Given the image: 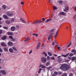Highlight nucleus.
<instances>
[{
	"label": "nucleus",
	"mask_w": 76,
	"mask_h": 76,
	"mask_svg": "<svg viewBox=\"0 0 76 76\" xmlns=\"http://www.w3.org/2000/svg\"><path fill=\"white\" fill-rule=\"evenodd\" d=\"M69 66L68 65L64 64L61 65L60 67V69L61 70H62L66 71L69 70Z\"/></svg>",
	"instance_id": "nucleus-1"
},
{
	"label": "nucleus",
	"mask_w": 76,
	"mask_h": 76,
	"mask_svg": "<svg viewBox=\"0 0 76 76\" xmlns=\"http://www.w3.org/2000/svg\"><path fill=\"white\" fill-rule=\"evenodd\" d=\"M45 20V18H42V21L41 20H37L34 21V22L33 23V24H35V25H37L38 23H42L43 22L42 21H44Z\"/></svg>",
	"instance_id": "nucleus-2"
},
{
	"label": "nucleus",
	"mask_w": 76,
	"mask_h": 76,
	"mask_svg": "<svg viewBox=\"0 0 76 76\" xmlns=\"http://www.w3.org/2000/svg\"><path fill=\"white\" fill-rule=\"evenodd\" d=\"M41 60L42 63H45L47 61V58L45 57H42L41 58Z\"/></svg>",
	"instance_id": "nucleus-3"
},
{
	"label": "nucleus",
	"mask_w": 76,
	"mask_h": 76,
	"mask_svg": "<svg viewBox=\"0 0 76 76\" xmlns=\"http://www.w3.org/2000/svg\"><path fill=\"white\" fill-rule=\"evenodd\" d=\"M7 15L10 17H11L12 16H13V13H12V12H7Z\"/></svg>",
	"instance_id": "nucleus-4"
},
{
	"label": "nucleus",
	"mask_w": 76,
	"mask_h": 76,
	"mask_svg": "<svg viewBox=\"0 0 76 76\" xmlns=\"http://www.w3.org/2000/svg\"><path fill=\"white\" fill-rule=\"evenodd\" d=\"M68 10L69 6H66L65 7V8L64 10V12H67V10Z\"/></svg>",
	"instance_id": "nucleus-5"
},
{
	"label": "nucleus",
	"mask_w": 76,
	"mask_h": 76,
	"mask_svg": "<svg viewBox=\"0 0 76 76\" xmlns=\"http://www.w3.org/2000/svg\"><path fill=\"white\" fill-rule=\"evenodd\" d=\"M1 46H2L3 47H7V45L4 42H2L1 43Z\"/></svg>",
	"instance_id": "nucleus-6"
},
{
	"label": "nucleus",
	"mask_w": 76,
	"mask_h": 76,
	"mask_svg": "<svg viewBox=\"0 0 76 76\" xmlns=\"http://www.w3.org/2000/svg\"><path fill=\"white\" fill-rule=\"evenodd\" d=\"M15 26H12L11 28V31H14L15 30Z\"/></svg>",
	"instance_id": "nucleus-7"
},
{
	"label": "nucleus",
	"mask_w": 76,
	"mask_h": 76,
	"mask_svg": "<svg viewBox=\"0 0 76 76\" xmlns=\"http://www.w3.org/2000/svg\"><path fill=\"white\" fill-rule=\"evenodd\" d=\"M13 33L11 32H8L7 33V35H12L13 34Z\"/></svg>",
	"instance_id": "nucleus-8"
},
{
	"label": "nucleus",
	"mask_w": 76,
	"mask_h": 76,
	"mask_svg": "<svg viewBox=\"0 0 76 76\" xmlns=\"http://www.w3.org/2000/svg\"><path fill=\"white\" fill-rule=\"evenodd\" d=\"M8 45L9 46H12L13 45V43L10 42H9L8 43Z\"/></svg>",
	"instance_id": "nucleus-9"
},
{
	"label": "nucleus",
	"mask_w": 76,
	"mask_h": 76,
	"mask_svg": "<svg viewBox=\"0 0 76 76\" xmlns=\"http://www.w3.org/2000/svg\"><path fill=\"white\" fill-rule=\"evenodd\" d=\"M6 38H7V36H4L2 37V40H5Z\"/></svg>",
	"instance_id": "nucleus-10"
},
{
	"label": "nucleus",
	"mask_w": 76,
	"mask_h": 76,
	"mask_svg": "<svg viewBox=\"0 0 76 76\" xmlns=\"http://www.w3.org/2000/svg\"><path fill=\"white\" fill-rule=\"evenodd\" d=\"M3 74V75H6V72H5V71L3 70H1L0 71Z\"/></svg>",
	"instance_id": "nucleus-11"
},
{
	"label": "nucleus",
	"mask_w": 76,
	"mask_h": 76,
	"mask_svg": "<svg viewBox=\"0 0 76 76\" xmlns=\"http://www.w3.org/2000/svg\"><path fill=\"white\" fill-rule=\"evenodd\" d=\"M39 47H40V43L39 42L38 44L37 45V49H39Z\"/></svg>",
	"instance_id": "nucleus-12"
},
{
	"label": "nucleus",
	"mask_w": 76,
	"mask_h": 76,
	"mask_svg": "<svg viewBox=\"0 0 76 76\" xmlns=\"http://www.w3.org/2000/svg\"><path fill=\"white\" fill-rule=\"evenodd\" d=\"M73 53V54H76V50H75V49H72V53Z\"/></svg>",
	"instance_id": "nucleus-13"
},
{
	"label": "nucleus",
	"mask_w": 76,
	"mask_h": 76,
	"mask_svg": "<svg viewBox=\"0 0 76 76\" xmlns=\"http://www.w3.org/2000/svg\"><path fill=\"white\" fill-rule=\"evenodd\" d=\"M9 51L11 53H13V49H12L10 48L9 49Z\"/></svg>",
	"instance_id": "nucleus-14"
},
{
	"label": "nucleus",
	"mask_w": 76,
	"mask_h": 76,
	"mask_svg": "<svg viewBox=\"0 0 76 76\" xmlns=\"http://www.w3.org/2000/svg\"><path fill=\"white\" fill-rule=\"evenodd\" d=\"M76 59V57H72V58L71 59V60L72 61H75V60Z\"/></svg>",
	"instance_id": "nucleus-15"
},
{
	"label": "nucleus",
	"mask_w": 76,
	"mask_h": 76,
	"mask_svg": "<svg viewBox=\"0 0 76 76\" xmlns=\"http://www.w3.org/2000/svg\"><path fill=\"white\" fill-rule=\"evenodd\" d=\"M58 31H57L56 34L54 36V38H56V37H57V35H58Z\"/></svg>",
	"instance_id": "nucleus-16"
},
{
	"label": "nucleus",
	"mask_w": 76,
	"mask_h": 76,
	"mask_svg": "<svg viewBox=\"0 0 76 76\" xmlns=\"http://www.w3.org/2000/svg\"><path fill=\"white\" fill-rule=\"evenodd\" d=\"M42 54L45 55L46 57L47 56V53L45 52H43Z\"/></svg>",
	"instance_id": "nucleus-17"
},
{
	"label": "nucleus",
	"mask_w": 76,
	"mask_h": 76,
	"mask_svg": "<svg viewBox=\"0 0 76 76\" xmlns=\"http://www.w3.org/2000/svg\"><path fill=\"white\" fill-rule=\"evenodd\" d=\"M52 20V19L51 18L48 19L46 20L45 22H48L50 21V20Z\"/></svg>",
	"instance_id": "nucleus-18"
},
{
	"label": "nucleus",
	"mask_w": 76,
	"mask_h": 76,
	"mask_svg": "<svg viewBox=\"0 0 76 76\" xmlns=\"http://www.w3.org/2000/svg\"><path fill=\"white\" fill-rule=\"evenodd\" d=\"M65 15V13L62 12H61L60 13V15Z\"/></svg>",
	"instance_id": "nucleus-19"
},
{
	"label": "nucleus",
	"mask_w": 76,
	"mask_h": 76,
	"mask_svg": "<svg viewBox=\"0 0 76 76\" xmlns=\"http://www.w3.org/2000/svg\"><path fill=\"white\" fill-rule=\"evenodd\" d=\"M4 50L5 52H6V51H8V49L7 48H5L4 49Z\"/></svg>",
	"instance_id": "nucleus-20"
},
{
	"label": "nucleus",
	"mask_w": 76,
	"mask_h": 76,
	"mask_svg": "<svg viewBox=\"0 0 76 76\" xmlns=\"http://www.w3.org/2000/svg\"><path fill=\"white\" fill-rule=\"evenodd\" d=\"M20 20L23 22V23H26V21H25V20H23V18H20Z\"/></svg>",
	"instance_id": "nucleus-21"
},
{
	"label": "nucleus",
	"mask_w": 76,
	"mask_h": 76,
	"mask_svg": "<svg viewBox=\"0 0 76 76\" xmlns=\"http://www.w3.org/2000/svg\"><path fill=\"white\" fill-rule=\"evenodd\" d=\"M29 38H27L25 40H24V41L25 42H26V41H29Z\"/></svg>",
	"instance_id": "nucleus-22"
},
{
	"label": "nucleus",
	"mask_w": 76,
	"mask_h": 76,
	"mask_svg": "<svg viewBox=\"0 0 76 76\" xmlns=\"http://www.w3.org/2000/svg\"><path fill=\"white\" fill-rule=\"evenodd\" d=\"M3 17L4 19H7V16L6 15H3Z\"/></svg>",
	"instance_id": "nucleus-23"
},
{
	"label": "nucleus",
	"mask_w": 76,
	"mask_h": 76,
	"mask_svg": "<svg viewBox=\"0 0 76 76\" xmlns=\"http://www.w3.org/2000/svg\"><path fill=\"white\" fill-rule=\"evenodd\" d=\"M58 61L59 62V63H60V62H61L62 61V59L59 58L58 59Z\"/></svg>",
	"instance_id": "nucleus-24"
},
{
	"label": "nucleus",
	"mask_w": 76,
	"mask_h": 76,
	"mask_svg": "<svg viewBox=\"0 0 76 76\" xmlns=\"http://www.w3.org/2000/svg\"><path fill=\"white\" fill-rule=\"evenodd\" d=\"M53 10H57V7L56 6H53Z\"/></svg>",
	"instance_id": "nucleus-25"
},
{
	"label": "nucleus",
	"mask_w": 76,
	"mask_h": 76,
	"mask_svg": "<svg viewBox=\"0 0 76 76\" xmlns=\"http://www.w3.org/2000/svg\"><path fill=\"white\" fill-rule=\"evenodd\" d=\"M7 24H9L10 23V21L9 20H7L6 21Z\"/></svg>",
	"instance_id": "nucleus-26"
},
{
	"label": "nucleus",
	"mask_w": 76,
	"mask_h": 76,
	"mask_svg": "<svg viewBox=\"0 0 76 76\" xmlns=\"http://www.w3.org/2000/svg\"><path fill=\"white\" fill-rule=\"evenodd\" d=\"M2 8H3L4 9H6V5H3Z\"/></svg>",
	"instance_id": "nucleus-27"
},
{
	"label": "nucleus",
	"mask_w": 76,
	"mask_h": 76,
	"mask_svg": "<svg viewBox=\"0 0 76 76\" xmlns=\"http://www.w3.org/2000/svg\"><path fill=\"white\" fill-rule=\"evenodd\" d=\"M51 36H49L48 37V40L49 41H50V39H51Z\"/></svg>",
	"instance_id": "nucleus-28"
},
{
	"label": "nucleus",
	"mask_w": 76,
	"mask_h": 76,
	"mask_svg": "<svg viewBox=\"0 0 76 76\" xmlns=\"http://www.w3.org/2000/svg\"><path fill=\"white\" fill-rule=\"evenodd\" d=\"M50 64V63L48 62H47L46 64V66H48L49 65V64Z\"/></svg>",
	"instance_id": "nucleus-29"
},
{
	"label": "nucleus",
	"mask_w": 76,
	"mask_h": 76,
	"mask_svg": "<svg viewBox=\"0 0 76 76\" xmlns=\"http://www.w3.org/2000/svg\"><path fill=\"white\" fill-rule=\"evenodd\" d=\"M40 66H41V68L42 69H44V68H45V66L43 65H41Z\"/></svg>",
	"instance_id": "nucleus-30"
},
{
	"label": "nucleus",
	"mask_w": 76,
	"mask_h": 76,
	"mask_svg": "<svg viewBox=\"0 0 76 76\" xmlns=\"http://www.w3.org/2000/svg\"><path fill=\"white\" fill-rule=\"evenodd\" d=\"M12 49H13V50H14L15 51H17V49L16 48H15V47H12Z\"/></svg>",
	"instance_id": "nucleus-31"
},
{
	"label": "nucleus",
	"mask_w": 76,
	"mask_h": 76,
	"mask_svg": "<svg viewBox=\"0 0 76 76\" xmlns=\"http://www.w3.org/2000/svg\"><path fill=\"white\" fill-rule=\"evenodd\" d=\"M63 2V1H58V3L59 4H62Z\"/></svg>",
	"instance_id": "nucleus-32"
},
{
	"label": "nucleus",
	"mask_w": 76,
	"mask_h": 76,
	"mask_svg": "<svg viewBox=\"0 0 76 76\" xmlns=\"http://www.w3.org/2000/svg\"><path fill=\"white\" fill-rule=\"evenodd\" d=\"M73 56V54L72 53H71L69 54V56L70 57H72Z\"/></svg>",
	"instance_id": "nucleus-33"
},
{
	"label": "nucleus",
	"mask_w": 76,
	"mask_h": 76,
	"mask_svg": "<svg viewBox=\"0 0 76 76\" xmlns=\"http://www.w3.org/2000/svg\"><path fill=\"white\" fill-rule=\"evenodd\" d=\"M50 57L49 56H48L47 57V60H50Z\"/></svg>",
	"instance_id": "nucleus-34"
},
{
	"label": "nucleus",
	"mask_w": 76,
	"mask_h": 76,
	"mask_svg": "<svg viewBox=\"0 0 76 76\" xmlns=\"http://www.w3.org/2000/svg\"><path fill=\"white\" fill-rule=\"evenodd\" d=\"M48 54L50 56H52V54L50 52H48Z\"/></svg>",
	"instance_id": "nucleus-35"
},
{
	"label": "nucleus",
	"mask_w": 76,
	"mask_h": 76,
	"mask_svg": "<svg viewBox=\"0 0 76 76\" xmlns=\"http://www.w3.org/2000/svg\"><path fill=\"white\" fill-rule=\"evenodd\" d=\"M41 70H42V69L41 68H40L39 70V71L38 72V73H41Z\"/></svg>",
	"instance_id": "nucleus-36"
},
{
	"label": "nucleus",
	"mask_w": 76,
	"mask_h": 76,
	"mask_svg": "<svg viewBox=\"0 0 76 76\" xmlns=\"http://www.w3.org/2000/svg\"><path fill=\"white\" fill-rule=\"evenodd\" d=\"M70 45H71V42H70L69 44L67 45V47L68 48V47H70Z\"/></svg>",
	"instance_id": "nucleus-37"
},
{
	"label": "nucleus",
	"mask_w": 76,
	"mask_h": 76,
	"mask_svg": "<svg viewBox=\"0 0 76 76\" xmlns=\"http://www.w3.org/2000/svg\"><path fill=\"white\" fill-rule=\"evenodd\" d=\"M9 37L10 39H13V37H12V36H9Z\"/></svg>",
	"instance_id": "nucleus-38"
},
{
	"label": "nucleus",
	"mask_w": 76,
	"mask_h": 76,
	"mask_svg": "<svg viewBox=\"0 0 76 76\" xmlns=\"http://www.w3.org/2000/svg\"><path fill=\"white\" fill-rule=\"evenodd\" d=\"M50 58L52 60H55V58H54V57H51Z\"/></svg>",
	"instance_id": "nucleus-39"
},
{
	"label": "nucleus",
	"mask_w": 76,
	"mask_h": 76,
	"mask_svg": "<svg viewBox=\"0 0 76 76\" xmlns=\"http://www.w3.org/2000/svg\"><path fill=\"white\" fill-rule=\"evenodd\" d=\"M33 35H34L35 36H36V37H37L38 36V34H33Z\"/></svg>",
	"instance_id": "nucleus-40"
},
{
	"label": "nucleus",
	"mask_w": 76,
	"mask_h": 76,
	"mask_svg": "<svg viewBox=\"0 0 76 76\" xmlns=\"http://www.w3.org/2000/svg\"><path fill=\"white\" fill-rule=\"evenodd\" d=\"M11 21L12 22H13L14 21V18H12L11 20Z\"/></svg>",
	"instance_id": "nucleus-41"
},
{
	"label": "nucleus",
	"mask_w": 76,
	"mask_h": 76,
	"mask_svg": "<svg viewBox=\"0 0 76 76\" xmlns=\"http://www.w3.org/2000/svg\"><path fill=\"white\" fill-rule=\"evenodd\" d=\"M32 53V50H31L29 53L28 54H31V53Z\"/></svg>",
	"instance_id": "nucleus-42"
},
{
	"label": "nucleus",
	"mask_w": 76,
	"mask_h": 76,
	"mask_svg": "<svg viewBox=\"0 0 76 76\" xmlns=\"http://www.w3.org/2000/svg\"><path fill=\"white\" fill-rule=\"evenodd\" d=\"M54 29H52L51 31H50V32H54Z\"/></svg>",
	"instance_id": "nucleus-43"
},
{
	"label": "nucleus",
	"mask_w": 76,
	"mask_h": 76,
	"mask_svg": "<svg viewBox=\"0 0 76 76\" xmlns=\"http://www.w3.org/2000/svg\"><path fill=\"white\" fill-rule=\"evenodd\" d=\"M3 28H4V29H8V28H7V27H6V26H4L3 27Z\"/></svg>",
	"instance_id": "nucleus-44"
},
{
	"label": "nucleus",
	"mask_w": 76,
	"mask_h": 76,
	"mask_svg": "<svg viewBox=\"0 0 76 76\" xmlns=\"http://www.w3.org/2000/svg\"><path fill=\"white\" fill-rule=\"evenodd\" d=\"M52 68V67H49L47 69L48 70H50V69H51Z\"/></svg>",
	"instance_id": "nucleus-45"
},
{
	"label": "nucleus",
	"mask_w": 76,
	"mask_h": 76,
	"mask_svg": "<svg viewBox=\"0 0 76 76\" xmlns=\"http://www.w3.org/2000/svg\"><path fill=\"white\" fill-rule=\"evenodd\" d=\"M54 73L55 74V75H57V72L55 71L54 72Z\"/></svg>",
	"instance_id": "nucleus-46"
},
{
	"label": "nucleus",
	"mask_w": 76,
	"mask_h": 76,
	"mask_svg": "<svg viewBox=\"0 0 76 76\" xmlns=\"http://www.w3.org/2000/svg\"><path fill=\"white\" fill-rule=\"evenodd\" d=\"M16 28H17V29H19V26H16Z\"/></svg>",
	"instance_id": "nucleus-47"
},
{
	"label": "nucleus",
	"mask_w": 76,
	"mask_h": 76,
	"mask_svg": "<svg viewBox=\"0 0 76 76\" xmlns=\"http://www.w3.org/2000/svg\"><path fill=\"white\" fill-rule=\"evenodd\" d=\"M0 52L1 53H2V52H3V50H2V49L1 48H0Z\"/></svg>",
	"instance_id": "nucleus-48"
},
{
	"label": "nucleus",
	"mask_w": 76,
	"mask_h": 76,
	"mask_svg": "<svg viewBox=\"0 0 76 76\" xmlns=\"http://www.w3.org/2000/svg\"><path fill=\"white\" fill-rule=\"evenodd\" d=\"M42 47H43V48H45V46H44V45H42Z\"/></svg>",
	"instance_id": "nucleus-49"
},
{
	"label": "nucleus",
	"mask_w": 76,
	"mask_h": 76,
	"mask_svg": "<svg viewBox=\"0 0 76 76\" xmlns=\"http://www.w3.org/2000/svg\"><path fill=\"white\" fill-rule=\"evenodd\" d=\"M69 76H73V74H72V73H70L69 74Z\"/></svg>",
	"instance_id": "nucleus-50"
},
{
	"label": "nucleus",
	"mask_w": 76,
	"mask_h": 76,
	"mask_svg": "<svg viewBox=\"0 0 76 76\" xmlns=\"http://www.w3.org/2000/svg\"><path fill=\"white\" fill-rule=\"evenodd\" d=\"M61 56H63L64 57H67V56H66V55H65Z\"/></svg>",
	"instance_id": "nucleus-51"
},
{
	"label": "nucleus",
	"mask_w": 76,
	"mask_h": 76,
	"mask_svg": "<svg viewBox=\"0 0 76 76\" xmlns=\"http://www.w3.org/2000/svg\"><path fill=\"white\" fill-rule=\"evenodd\" d=\"M12 41H15V39H13V38H12Z\"/></svg>",
	"instance_id": "nucleus-52"
},
{
	"label": "nucleus",
	"mask_w": 76,
	"mask_h": 76,
	"mask_svg": "<svg viewBox=\"0 0 76 76\" xmlns=\"http://www.w3.org/2000/svg\"><path fill=\"white\" fill-rule=\"evenodd\" d=\"M21 4L23 5V4H24V3H23V2L22 1V2L21 3Z\"/></svg>",
	"instance_id": "nucleus-53"
},
{
	"label": "nucleus",
	"mask_w": 76,
	"mask_h": 76,
	"mask_svg": "<svg viewBox=\"0 0 76 76\" xmlns=\"http://www.w3.org/2000/svg\"><path fill=\"white\" fill-rule=\"evenodd\" d=\"M52 45H54V42H52Z\"/></svg>",
	"instance_id": "nucleus-54"
},
{
	"label": "nucleus",
	"mask_w": 76,
	"mask_h": 76,
	"mask_svg": "<svg viewBox=\"0 0 76 76\" xmlns=\"http://www.w3.org/2000/svg\"><path fill=\"white\" fill-rule=\"evenodd\" d=\"M52 76H56V75H55V74H53L52 75Z\"/></svg>",
	"instance_id": "nucleus-55"
},
{
	"label": "nucleus",
	"mask_w": 76,
	"mask_h": 76,
	"mask_svg": "<svg viewBox=\"0 0 76 76\" xmlns=\"http://www.w3.org/2000/svg\"><path fill=\"white\" fill-rule=\"evenodd\" d=\"M1 33H2V31L0 30V34H1Z\"/></svg>",
	"instance_id": "nucleus-56"
},
{
	"label": "nucleus",
	"mask_w": 76,
	"mask_h": 76,
	"mask_svg": "<svg viewBox=\"0 0 76 76\" xmlns=\"http://www.w3.org/2000/svg\"><path fill=\"white\" fill-rule=\"evenodd\" d=\"M57 49H58V50H60V47H58Z\"/></svg>",
	"instance_id": "nucleus-57"
},
{
	"label": "nucleus",
	"mask_w": 76,
	"mask_h": 76,
	"mask_svg": "<svg viewBox=\"0 0 76 76\" xmlns=\"http://www.w3.org/2000/svg\"><path fill=\"white\" fill-rule=\"evenodd\" d=\"M58 74H61V72H58Z\"/></svg>",
	"instance_id": "nucleus-58"
},
{
	"label": "nucleus",
	"mask_w": 76,
	"mask_h": 76,
	"mask_svg": "<svg viewBox=\"0 0 76 76\" xmlns=\"http://www.w3.org/2000/svg\"><path fill=\"white\" fill-rule=\"evenodd\" d=\"M69 53H67L66 55V56H68V55H69Z\"/></svg>",
	"instance_id": "nucleus-59"
},
{
	"label": "nucleus",
	"mask_w": 76,
	"mask_h": 76,
	"mask_svg": "<svg viewBox=\"0 0 76 76\" xmlns=\"http://www.w3.org/2000/svg\"><path fill=\"white\" fill-rule=\"evenodd\" d=\"M48 0L49 3H51V0Z\"/></svg>",
	"instance_id": "nucleus-60"
},
{
	"label": "nucleus",
	"mask_w": 76,
	"mask_h": 76,
	"mask_svg": "<svg viewBox=\"0 0 76 76\" xmlns=\"http://www.w3.org/2000/svg\"><path fill=\"white\" fill-rule=\"evenodd\" d=\"M68 58L69 59H71V58H72L70 57H68Z\"/></svg>",
	"instance_id": "nucleus-61"
},
{
	"label": "nucleus",
	"mask_w": 76,
	"mask_h": 76,
	"mask_svg": "<svg viewBox=\"0 0 76 76\" xmlns=\"http://www.w3.org/2000/svg\"><path fill=\"white\" fill-rule=\"evenodd\" d=\"M74 9L76 11V7H75Z\"/></svg>",
	"instance_id": "nucleus-62"
},
{
	"label": "nucleus",
	"mask_w": 76,
	"mask_h": 76,
	"mask_svg": "<svg viewBox=\"0 0 76 76\" xmlns=\"http://www.w3.org/2000/svg\"><path fill=\"white\" fill-rule=\"evenodd\" d=\"M51 17L52 18H53V15H52L51 16Z\"/></svg>",
	"instance_id": "nucleus-63"
},
{
	"label": "nucleus",
	"mask_w": 76,
	"mask_h": 76,
	"mask_svg": "<svg viewBox=\"0 0 76 76\" xmlns=\"http://www.w3.org/2000/svg\"><path fill=\"white\" fill-rule=\"evenodd\" d=\"M2 19H1V18H0V20H2Z\"/></svg>",
	"instance_id": "nucleus-64"
}]
</instances>
